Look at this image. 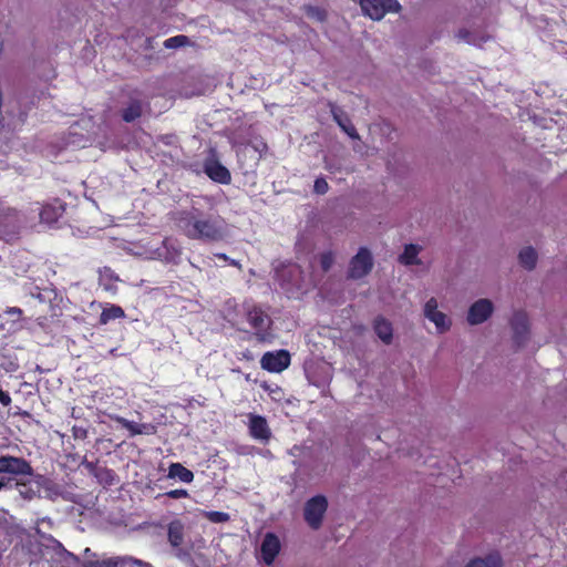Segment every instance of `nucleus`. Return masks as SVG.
<instances>
[{"mask_svg":"<svg viewBox=\"0 0 567 567\" xmlns=\"http://www.w3.org/2000/svg\"><path fill=\"white\" fill-rule=\"evenodd\" d=\"M169 215L176 229L190 240L213 244L224 241L229 235L228 224L220 215L204 213L195 204Z\"/></svg>","mask_w":567,"mask_h":567,"instance_id":"f257e3e1","label":"nucleus"},{"mask_svg":"<svg viewBox=\"0 0 567 567\" xmlns=\"http://www.w3.org/2000/svg\"><path fill=\"white\" fill-rule=\"evenodd\" d=\"M360 8L364 16L379 21L386 13H396L401 9L398 0H360Z\"/></svg>","mask_w":567,"mask_h":567,"instance_id":"f03ea898","label":"nucleus"},{"mask_svg":"<svg viewBox=\"0 0 567 567\" xmlns=\"http://www.w3.org/2000/svg\"><path fill=\"white\" fill-rule=\"evenodd\" d=\"M327 508L328 501L323 495L313 496L306 502L303 516L309 527L312 529H319L321 527Z\"/></svg>","mask_w":567,"mask_h":567,"instance_id":"7ed1b4c3","label":"nucleus"},{"mask_svg":"<svg viewBox=\"0 0 567 567\" xmlns=\"http://www.w3.org/2000/svg\"><path fill=\"white\" fill-rule=\"evenodd\" d=\"M373 267V257L367 247H361L351 258L348 268V277L361 279L370 274Z\"/></svg>","mask_w":567,"mask_h":567,"instance_id":"20e7f679","label":"nucleus"},{"mask_svg":"<svg viewBox=\"0 0 567 567\" xmlns=\"http://www.w3.org/2000/svg\"><path fill=\"white\" fill-rule=\"evenodd\" d=\"M424 317L435 326L436 332L443 334L452 328V319L439 310V302L436 298L431 297L423 307Z\"/></svg>","mask_w":567,"mask_h":567,"instance_id":"39448f33","label":"nucleus"},{"mask_svg":"<svg viewBox=\"0 0 567 567\" xmlns=\"http://www.w3.org/2000/svg\"><path fill=\"white\" fill-rule=\"evenodd\" d=\"M35 534L40 537L43 546L51 549L59 560L64 564L63 567H74L78 564V557L68 551L63 545L51 535L43 533L39 526L34 528Z\"/></svg>","mask_w":567,"mask_h":567,"instance_id":"423d86ee","label":"nucleus"},{"mask_svg":"<svg viewBox=\"0 0 567 567\" xmlns=\"http://www.w3.org/2000/svg\"><path fill=\"white\" fill-rule=\"evenodd\" d=\"M494 312V303L486 298L473 302L466 313V321L470 326H478L487 321Z\"/></svg>","mask_w":567,"mask_h":567,"instance_id":"0eeeda50","label":"nucleus"},{"mask_svg":"<svg viewBox=\"0 0 567 567\" xmlns=\"http://www.w3.org/2000/svg\"><path fill=\"white\" fill-rule=\"evenodd\" d=\"M0 473L32 476L33 470L24 458L4 455L0 457Z\"/></svg>","mask_w":567,"mask_h":567,"instance_id":"6e6552de","label":"nucleus"},{"mask_svg":"<svg viewBox=\"0 0 567 567\" xmlns=\"http://www.w3.org/2000/svg\"><path fill=\"white\" fill-rule=\"evenodd\" d=\"M261 368L269 372H281L290 364V354L286 350L266 352L260 360Z\"/></svg>","mask_w":567,"mask_h":567,"instance_id":"1a4fd4ad","label":"nucleus"},{"mask_svg":"<svg viewBox=\"0 0 567 567\" xmlns=\"http://www.w3.org/2000/svg\"><path fill=\"white\" fill-rule=\"evenodd\" d=\"M511 326L513 330V340L517 347H523L529 338L528 318L525 312H515Z\"/></svg>","mask_w":567,"mask_h":567,"instance_id":"9d476101","label":"nucleus"},{"mask_svg":"<svg viewBox=\"0 0 567 567\" xmlns=\"http://www.w3.org/2000/svg\"><path fill=\"white\" fill-rule=\"evenodd\" d=\"M248 430L250 436L261 443H267L271 437L267 420L261 415L248 414Z\"/></svg>","mask_w":567,"mask_h":567,"instance_id":"9b49d317","label":"nucleus"},{"mask_svg":"<svg viewBox=\"0 0 567 567\" xmlns=\"http://www.w3.org/2000/svg\"><path fill=\"white\" fill-rule=\"evenodd\" d=\"M247 320L259 336H265L271 324V319L260 307L252 306L247 310Z\"/></svg>","mask_w":567,"mask_h":567,"instance_id":"f8f14e48","label":"nucleus"},{"mask_svg":"<svg viewBox=\"0 0 567 567\" xmlns=\"http://www.w3.org/2000/svg\"><path fill=\"white\" fill-rule=\"evenodd\" d=\"M280 550V542L278 537L272 534H266L260 546L261 558L265 564L271 565Z\"/></svg>","mask_w":567,"mask_h":567,"instance_id":"ddd939ff","label":"nucleus"},{"mask_svg":"<svg viewBox=\"0 0 567 567\" xmlns=\"http://www.w3.org/2000/svg\"><path fill=\"white\" fill-rule=\"evenodd\" d=\"M23 224V216L13 208H4L0 213V226L6 233H16Z\"/></svg>","mask_w":567,"mask_h":567,"instance_id":"4468645a","label":"nucleus"},{"mask_svg":"<svg viewBox=\"0 0 567 567\" xmlns=\"http://www.w3.org/2000/svg\"><path fill=\"white\" fill-rule=\"evenodd\" d=\"M205 173L212 178L213 181L220 183V184H228L230 183V173L229 171L223 166L216 159H208L205 163Z\"/></svg>","mask_w":567,"mask_h":567,"instance_id":"2eb2a0df","label":"nucleus"},{"mask_svg":"<svg viewBox=\"0 0 567 567\" xmlns=\"http://www.w3.org/2000/svg\"><path fill=\"white\" fill-rule=\"evenodd\" d=\"M300 268L297 265H289L277 270V277L282 287H300Z\"/></svg>","mask_w":567,"mask_h":567,"instance_id":"dca6fc26","label":"nucleus"},{"mask_svg":"<svg viewBox=\"0 0 567 567\" xmlns=\"http://www.w3.org/2000/svg\"><path fill=\"white\" fill-rule=\"evenodd\" d=\"M181 248L177 245L176 240L173 239H164L162 243V247L157 249V257L167 262H177L181 257Z\"/></svg>","mask_w":567,"mask_h":567,"instance_id":"f3484780","label":"nucleus"},{"mask_svg":"<svg viewBox=\"0 0 567 567\" xmlns=\"http://www.w3.org/2000/svg\"><path fill=\"white\" fill-rule=\"evenodd\" d=\"M331 113L333 116V120L338 123L340 128L352 140H360V136L351 123V121L348 118V116L343 113V111L337 106H333L331 109Z\"/></svg>","mask_w":567,"mask_h":567,"instance_id":"a211bd4d","label":"nucleus"},{"mask_svg":"<svg viewBox=\"0 0 567 567\" xmlns=\"http://www.w3.org/2000/svg\"><path fill=\"white\" fill-rule=\"evenodd\" d=\"M63 213L64 206L61 203L45 205L40 212V219L42 223L52 225L59 220Z\"/></svg>","mask_w":567,"mask_h":567,"instance_id":"6ab92c4d","label":"nucleus"},{"mask_svg":"<svg viewBox=\"0 0 567 567\" xmlns=\"http://www.w3.org/2000/svg\"><path fill=\"white\" fill-rule=\"evenodd\" d=\"M422 251V247L414 244L404 246L403 252L399 256V261L405 266H420L422 264L419 258V254Z\"/></svg>","mask_w":567,"mask_h":567,"instance_id":"aec40b11","label":"nucleus"},{"mask_svg":"<svg viewBox=\"0 0 567 567\" xmlns=\"http://www.w3.org/2000/svg\"><path fill=\"white\" fill-rule=\"evenodd\" d=\"M118 280V276L111 268L103 267L99 270V284L104 290L112 293L116 292Z\"/></svg>","mask_w":567,"mask_h":567,"instance_id":"412c9836","label":"nucleus"},{"mask_svg":"<svg viewBox=\"0 0 567 567\" xmlns=\"http://www.w3.org/2000/svg\"><path fill=\"white\" fill-rule=\"evenodd\" d=\"M43 481V476L38 475L35 476L34 481L24 483L20 482L17 483V488L19 491V494L24 499H32L40 493L41 482Z\"/></svg>","mask_w":567,"mask_h":567,"instance_id":"4be33fe9","label":"nucleus"},{"mask_svg":"<svg viewBox=\"0 0 567 567\" xmlns=\"http://www.w3.org/2000/svg\"><path fill=\"white\" fill-rule=\"evenodd\" d=\"M377 336L385 343L390 344L393 338L392 324L384 318H377L373 323Z\"/></svg>","mask_w":567,"mask_h":567,"instance_id":"5701e85b","label":"nucleus"},{"mask_svg":"<svg viewBox=\"0 0 567 567\" xmlns=\"http://www.w3.org/2000/svg\"><path fill=\"white\" fill-rule=\"evenodd\" d=\"M288 454L293 457L292 464L296 467V473H300L305 466V458L310 456L311 451L307 446L293 445Z\"/></svg>","mask_w":567,"mask_h":567,"instance_id":"b1692460","label":"nucleus"},{"mask_svg":"<svg viewBox=\"0 0 567 567\" xmlns=\"http://www.w3.org/2000/svg\"><path fill=\"white\" fill-rule=\"evenodd\" d=\"M167 477L177 478L183 483H192L194 474L181 463H172L168 467Z\"/></svg>","mask_w":567,"mask_h":567,"instance_id":"393cba45","label":"nucleus"},{"mask_svg":"<svg viewBox=\"0 0 567 567\" xmlns=\"http://www.w3.org/2000/svg\"><path fill=\"white\" fill-rule=\"evenodd\" d=\"M125 317V312L122 307L113 303H107L101 315L99 322L101 324H107L112 320L121 319Z\"/></svg>","mask_w":567,"mask_h":567,"instance_id":"a878e982","label":"nucleus"},{"mask_svg":"<svg viewBox=\"0 0 567 567\" xmlns=\"http://www.w3.org/2000/svg\"><path fill=\"white\" fill-rule=\"evenodd\" d=\"M456 39L458 41H462V42H465V43H468V44H473V45H481L482 43H484L486 41V37L476 32V31H471L466 28H462L457 31V33L455 34Z\"/></svg>","mask_w":567,"mask_h":567,"instance_id":"bb28decb","label":"nucleus"},{"mask_svg":"<svg viewBox=\"0 0 567 567\" xmlns=\"http://www.w3.org/2000/svg\"><path fill=\"white\" fill-rule=\"evenodd\" d=\"M168 542L173 547H179L184 543V526L179 520L168 525Z\"/></svg>","mask_w":567,"mask_h":567,"instance_id":"cd10ccee","label":"nucleus"},{"mask_svg":"<svg viewBox=\"0 0 567 567\" xmlns=\"http://www.w3.org/2000/svg\"><path fill=\"white\" fill-rule=\"evenodd\" d=\"M113 420L116 423H118L122 427L126 429L131 433V435L148 433V430L151 429V426L147 424H140L133 421H128L122 416H115Z\"/></svg>","mask_w":567,"mask_h":567,"instance_id":"c85d7f7f","label":"nucleus"},{"mask_svg":"<svg viewBox=\"0 0 567 567\" xmlns=\"http://www.w3.org/2000/svg\"><path fill=\"white\" fill-rule=\"evenodd\" d=\"M465 567H502L499 554L493 553L484 558L472 559Z\"/></svg>","mask_w":567,"mask_h":567,"instance_id":"c756f323","label":"nucleus"},{"mask_svg":"<svg viewBox=\"0 0 567 567\" xmlns=\"http://www.w3.org/2000/svg\"><path fill=\"white\" fill-rule=\"evenodd\" d=\"M143 113V105L138 100H132L128 105L123 110L122 117L125 122L131 123L138 117H141Z\"/></svg>","mask_w":567,"mask_h":567,"instance_id":"7c9ffc66","label":"nucleus"},{"mask_svg":"<svg viewBox=\"0 0 567 567\" xmlns=\"http://www.w3.org/2000/svg\"><path fill=\"white\" fill-rule=\"evenodd\" d=\"M518 259L524 268L532 270L537 262V252L532 247H525L519 251Z\"/></svg>","mask_w":567,"mask_h":567,"instance_id":"2f4dec72","label":"nucleus"},{"mask_svg":"<svg viewBox=\"0 0 567 567\" xmlns=\"http://www.w3.org/2000/svg\"><path fill=\"white\" fill-rule=\"evenodd\" d=\"M127 557L128 555L109 557L102 560H97L95 563H90L87 567H126Z\"/></svg>","mask_w":567,"mask_h":567,"instance_id":"473e14b6","label":"nucleus"},{"mask_svg":"<svg viewBox=\"0 0 567 567\" xmlns=\"http://www.w3.org/2000/svg\"><path fill=\"white\" fill-rule=\"evenodd\" d=\"M0 367L9 373L16 372L19 369V362L16 355L8 354L3 355L0 362Z\"/></svg>","mask_w":567,"mask_h":567,"instance_id":"72a5a7b5","label":"nucleus"},{"mask_svg":"<svg viewBox=\"0 0 567 567\" xmlns=\"http://www.w3.org/2000/svg\"><path fill=\"white\" fill-rule=\"evenodd\" d=\"M188 38L186 35H175V37H172V38H168L165 40L164 42V47L166 49H177V48H181V47H184L188 43Z\"/></svg>","mask_w":567,"mask_h":567,"instance_id":"f704fd0d","label":"nucleus"},{"mask_svg":"<svg viewBox=\"0 0 567 567\" xmlns=\"http://www.w3.org/2000/svg\"><path fill=\"white\" fill-rule=\"evenodd\" d=\"M204 516L212 523L219 524V523H226L230 519V516L228 513L225 512H217V511H210L205 512Z\"/></svg>","mask_w":567,"mask_h":567,"instance_id":"c9c22d12","label":"nucleus"},{"mask_svg":"<svg viewBox=\"0 0 567 567\" xmlns=\"http://www.w3.org/2000/svg\"><path fill=\"white\" fill-rule=\"evenodd\" d=\"M319 264L323 271H329L334 264V254L332 251H323L319 256Z\"/></svg>","mask_w":567,"mask_h":567,"instance_id":"e433bc0d","label":"nucleus"},{"mask_svg":"<svg viewBox=\"0 0 567 567\" xmlns=\"http://www.w3.org/2000/svg\"><path fill=\"white\" fill-rule=\"evenodd\" d=\"M329 185L324 178H317L315 181L313 190L316 194L323 195L328 192Z\"/></svg>","mask_w":567,"mask_h":567,"instance_id":"4c0bfd02","label":"nucleus"},{"mask_svg":"<svg viewBox=\"0 0 567 567\" xmlns=\"http://www.w3.org/2000/svg\"><path fill=\"white\" fill-rule=\"evenodd\" d=\"M72 435L75 440H84L87 436V430L83 426L74 425L72 427Z\"/></svg>","mask_w":567,"mask_h":567,"instance_id":"58836bf2","label":"nucleus"},{"mask_svg":"<svg viewBox=\"0 0 567 567\" xmlns=\"http://www.w3.org/2000/svg\"><path fill=\"white\" fill-rule=\"evenodd\" d=\"M164 496H167L169 498H184L188 496V492L186 489L179 488V489H172L169 492H166Z\"/></svg>","mask_w":567,"mask_h":567,"instance_id":"ea45409f","label":"nucleus"},{"mask_svg":"<svg viewBox=\"0 0 567 567\" xmlns=\"http://www.w3.org/2000/svg\"><path fill=\"white\" fill-rule=\"evenodd\" d=\"M4 312H6V315L13 317V318H18V319L22 316V310L18 307L7 308V310Z\"/></svg>","mask_w":567,"mask_h":567,"instance_id":"a19ab883","label":"nucleus"},{"mask_svg":"<svg viewBox=\"0 0 567 567\" xmlns=\"http://www.w3.org/2000/svg\"><path fill=\"white\" fill-rule=\"evenodd\" d=\"M215 256H216L217 258H219V259L226 260V261H227V262H229L231 266H235V267H238V268L240 267L239 261H237V260H235V259L229 258V257H228L227 255H225V254L219 252V254H216Z\"/></svg>","mask_w":567,"mask_h":567,"instance_id":"79ce46f5","label":"nucleus"},{"mask_svg":"<svg viewBox=\"0 0 567 567\" xmlns=\"http://www.w3.org/2000/svg\"><path fill=\"white\" fill-rule=\"evenodd\" d=\"M0 402L3 406H8L11 403V398L8 392L0 389Z\"/></svg>","mask_w":567,"mask_h":567,"instance_id":"37998d69","label":"nucleus"},{"mask_svg":"<svg viewBox=\"0 0 567 567\" xmlns=\"http://www.w3.org/2000/svg\"><path fill=\"white\" fill-rule=\"evenodd\" d=\"M308 14L312 16V17H317L319 20L323 19V16L321 14V12L318 9L312 8V7L308 9Z\"/></svg>","mask_w":567,"mask_h":567,"instance_id":"c03bdc74","label":"nucleus"},{"mask_svg":"<svg viewBox=\"0 0 567 567\" xmlns=\"http://www.w3.org/2000/svg\"><path fill=\"white\" fill-rule=\"evenodd\" d=\"M7 486L4 480H0V491Z\"/></svg>","mask_w":567,"mask_h":567,"instance_id":"a18cd8bd","label":"nucleus"},{"mask_svg":"<svg viewBox=\"0 0 567 567\" xmlns=\"http://www.w3.org/2000/svg\"><path fill=\"white\" fill-rule=\"evenodd\" d=\"M104 474H105L106 476H112V472H111V471H109V470H104Z\"/></svg>","mask_w":567,"mask_h":567,"instance_id":"49530a36","label":"nucleus"},{"mask_svg":"<svg viewBox=\"0 0 567 567\" xmlns=\"http://www.w3.org/2000/svg\"><path fill=\"white\" fill-rule=\"evenodd\" d=\"M90 553H91V549H90V548H86V549H85V554H86V555H90Z\"/></svg>","mask_w":567,"mask_h":567,"instance_id":"de8ad7c7","label":"nucleus"},{"mask_svg":"<svg viewBox=\"0 0 567 567\" xmlns=\"http://www.w3.org/2000/svg\"><path fill=\"white\" fill-rule=\"evenodd\" d=\"M38 298H39L41 301H43V299H42V295H41V293H39V295H38Z\"/></svg>","mask_w":567,"mask_h":567,"instance_id":"09e8293b","label":"nucleus"}]
</instances>
